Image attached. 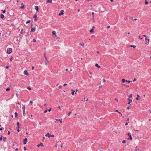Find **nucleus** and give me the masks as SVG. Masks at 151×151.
<instances>
[{
    "instance_id": "obj_1",
    "label": "nucleus",
    "mask_w": 151,
    "mask_h": 151,
    "mask_svg": "<svg viewBox=\"0 0 151 151\" xmlns=\"http://www.w3.org/2000/svg\"><path fill=\"white\" fill-rule=\"evenodd\" d=\"M22 111H23V116H26V112H25V106L24 105H22Z\"/></svg>"
},
{
    "instance_id": "obj_2",
    "label": "nucleus",
    "mask_w": 151,
    "mask_h": 151,
    "mask_svg": "<svg viewBox=\"0 0 151 151\" xmlns=\"http://www.w3.org/2000/svg\"><path fill=\"white\" fill-rule=\"evenodd\" d=\"M55 123H58V122H60V123H62L63 122L62 119H55Z\"/></svg>"
},
{
    "instance_id": "obj_3",
    "label": "nucleus",
    "mask_w": 151,
    "mask_h": 151,
    "mask_svg": "<svg viewBox=\"0 0 151 151\" xmlns=\"http://www.w3.org/2000/svg\"><path fill=\"white\" fill-rule=\"evenodd\" d=\"M12 52V48H9L7 50V53L8 54H9L11 53Z\"/></svg>"
},
{
    "instance_id": "obj_4",
    "label": "nucleus",
    "mask_w": 151,
    "mask_h": 151,
    "mask_svg": "<svg viewBox=\"0 0 151 151\" xmlns=\"http://www.w3.org/2000/svg\"><path fill=\"white\" fill-rule=\"evenodd\" d=\"M45 64L46 65H47L49 61L47 60V58L46 57H45Z\"/></svg>"
},
{
    "instance_id": "obj_5",
    "label": "nucleus",
    "mask_w": 151,
    "mask_h": 151,
    "mask_svg": "<svg viewBox=\"0 0 151 151\" xmlns=\"http://www.w3.org/2000/svg\"><path fill=\"white\" fill-rule=\"evenodd\" d=\"M52 35L54 37H57V36L56 35V32L55 31H53L52 32Z\"/></svg>"
},
{
    "instance_id": "obj_6",
    "label": "nucleus",
    "mask_w": 151,
    "mask_h": 151,
    "mask_svg": "<svg viewBox=\"0 0 151 151\" xmlns=\"http://www.w3.org/2000/svg\"><path fill=\"white\" fill-rule=\"evenodd\" d=\"M64 11L63 10H61L60 12V13L58 14L59 16H61L63 15L64 14Z\"/></svg>"
},
{
    "instance_id": "obj_7",
    "label": "nucleus",
    "mask_w": 151,
    "mask_h": 151,
    "mask_svg": "<svg viewBox=\"0 0 151 151\" xmlns=\"http://www.w3.org/2000/svg\"><path fill=\"white\" fill-rule=\"evenodd\" d=\"M33 18L34 19V20L35 21H37V15L36 14L34 15Z\"/></svg>"
},
{
    "instance_id": "obj_8",
    "label": "nucleus",
    "mask_w": 151,
    "mask_h": 151,
    "mask_svg": "<svg viewBox=\"0 0 151 151\" xmlns=\"http://www.w3.org/2000/svg\"><path fill=\"white\" fill-rule=\"evenodd\" d=\"M27 141V139L26 138H25L24 139V141H23L24 145H25L26 144Z\"/></svg>"
},
{
    "instance_id": "obj_9",
    "label": "nucleus",
    "mask_w": 151,
    "mask_h": 151,
    "mask_svg": "<svg viewBox=\"0 0 151 151\" xmlns=\"http://www.w3.org/2000/svg\"><path fill=\"white\" fill-rule=\"evenodd\" d=\"M24 74L26 76H28L29 75V73L26 70H25L24 71Z\"/></svg>"
},
{
    "instance_id": "obj_10",
    "label": "nucleus",
    "mask_w": 151,
    "mask_h": 151,
    "mask_svg": "<svg viewBox=\"0 0 151 151\" xmlns=\"http://www.w3.org/2000/svg\"><path fill=\"white\" fill-rule=\"evenodd\" d=\"M35 31V27L32 28L31 29V32H34Z\"/></svg>"
},
{
    "instance_id": "obj_11",
    "label": "nucleus",
    "mask_w": 151,
    "mask_h": 151,
    "mask_svg": "<svg viewBox=\"0 0 151 151\" xmlns=\"http://www.w3.org/2000/svg\"><path fill=\"white\" fill-rule=\"evenodd\" d=\"M37 147H39L40 146H42V147H43L44 146V145L42 143H41V142H40V144L38 145H37Z\"/></svg>"
},
{
    "instance_id": "obj_12",
    "label": "nucleus",
    "mask_w": 151,
    "mask_h": 151,
    "mask_svg": "<svg viewBox=\"0 0 151 151\" xmlns=\"http://www.w3.org/2000/svg\"><path fill=\"white\" fill-rule=\"evenodd\" d=\"M45 136L47 137H51V135L49 133H47L45 135Z\"/></svg>"
},
{
    "instance_id": "obj_13",
    "label": "nucleus",
    "mask_w": 151,
    "mask_h": 151,
    "mask_svg": "<svg viewBox=\"0 0 151 151\" xmlns=\"http://www.w3.org/2000/svg\"><path fill=\"white\" fill-rule=\"evenodd\" d=\"M128 100L129 101V102L128 103V104H129L130 103L132 102V101L130 99L128 98Z\"/></svg>"
},
{
    "instance_id": "obj_14",
    "label": "nucleus",
    "mask_w": 151,
    "mask_h": 151,
    "mask_svg": "<svg viewBox=\"0 0 151 151\" xmlns=\"http://www.w3.org/2000/svg\"><path fill=\"white\" fill-rule=\"evenodd\" d=\"M35 9L37 11H38V7L37 6H35Z\"/></svg>"
},
{
    "instance_id": "obj_15",
    "label": "nucleus",
    "mask_w": 151,
    "mask_h": 151,
    "mask_svg": "<svg viewBox=\"0 0 151 151\" xmlns=\"http://www.w3.org/2000/svg\"><path fill=\"white\" fill-rule=\"evenodd\" d=\"M127 80L125 79H123L122 80V81L123 83L125 82H127Z\"/></svg>"
},
{
    "instance_id": "obj_16",
    "label": "nucleus",
    "mask_w": 151,
    "mask_h": 151,
    "mask_svg": "<svg viewBox=\"0 0 151 151\" xmlns=\"http://www.w3.org/2000/svg\"><path fill=\"white\" fill-rule=\"evenodd\" d=\"M89 32L91 33H92L93 34L94 33V32L93 31V29H90Z\"/></svg>"
},
{
    "instance_id": "obj_17",
    "label": "nucleus",
    "mask_w": 151,
    "mask_h": 151,
    "mask_svg": "<svg viewBox=\"0 0 151 151\" xmlns=\"http://www.w3.org/2000/svg\"><path fill=\"white\" fill-rule=\"evenodd\" d=\"M52 0H47L46 2L47 3H52Z\"/></svg>"
},
{
    "instance_id": "obj_18",
    "label": "nucleus",
    "mask_w": 151,
    "mask_h": 151,
    "mask_svg": "<svg viewBox=\"0 0 151 151\" xmlns=\"http://www.w3.org/2000/svg\"><path fill=\"white\" fill-rule=\"evenodd\" d=\"M95 66L98 68H100V66H99L97 63L95 64Z\"/></svg>"
},
{
    "instance_id": "obj_19",
    "label": "nucleus",
    "mask_w": 151,
    "mask_h": 151,
    "mask_svg": "<svg viewBox=\"0 0 151 151\" xmlns=\"http://www.w3.org/2000/svg\"><path fill=\"white\" fill-rule=\"evenodd\" d=\"M21 6H20V8L22 9H24V5L23 4V3H22L21 4Z\"/></svg>"
},
{
    "instance_id": "obj_20",
    "label": "nucleus",
    "mask_w": 151,
    "mask_h": 151,
    "mask_svg": "<svg viewBox=\"0 0 151 151\" xmlns=\"http://www.w3.org/2000/svg\"><path fill=\"white\" fill-rule=\"evenodd\" d=\"M71 94L72 95H73L74 94V93L75 92V91L73 90H71Z\"/></svg>"
},
{
    "instance_id": "obj_21",
    "label": "nucleus",
    "mask_w": 151,
    "mask_h": 151,
    "mask_svg": "<svg viewBox=\"0 0 151 151\" xmlns=\"http://www.w3.org/2000/svg\"><path fill=\"white\" fill-rule=\"evenodd\" d=\"M130 47H132L133 48H135L136 47V46L135 45H131L130 46Z\"/></svg>"
},
{
    "instance_id": "obj_22",
    "label": "nucleus",
    "mask_w": 151,
    "mask_h": 151,
    "mask_svg": "<svg viewBox=\"0 0 151 151\" xmlns=\"http://www.w3.org/2000/svg\"><path fill=\"white\" fill-rule=\"evenodd\" d=\"M129 138H128V139L129 140H132V137L131 135H129Z\"/></svg>"
},
{
    "instance_id": "obj_23",
    "label": "nucleus",
    "mask_w": 151,
    "mask_h": 151,
    "mask_svg": "<svg viewBox=\"0 0 151 151\" xmlns=\"http://www.w3.org/2000/svg\"><path fill=\"white\" fill-rule=\"evenodd\" d=\"M114 111L116 112H118L119 113L121 114V115L122 116V114H121V113L119 111L117 110H115Z\"/></svg>"
},
{
    "instance_id": "obj_24",
    "label": "nucleus",
    "mask_w": 151,
    "mask_h": 151,
    "mask_svg": "<svg viewBox=\"0 0 151 151\" xmlns=\"http://www.w3.org/2000/svg\"><path fill=\"white\" fill-rule=\"evenodd\" d=\"M84 45V44L83 43H79V45L81 46H83Z\"/></svg>"
},
{
    "instance_id": "obj_25",
    "label": "nucleus",
    "mask_w": 151,
    "mask_h": 151,
    "mask_svg": "<svg viewBox=\"0 0 151 151\" xmlns=\"http://www.w3.org/2000/svg\"><path fill=\"white\" fill-rule=\"evenodd\" d=\"M1 17L2 19H3L4 17V16L3 14H1L0 16Z\"/></svg>"
},
{
    "instance_id": "obj_26",
    "label": "nucleus",
    "mask_w": 151,
    "mask_h": 151,
    "mask_svg": "<svg viewBox=\"0 0 151 151\" xmlns=\"http://www.w3.org/2000/svg\"><path fill=\"white\" fill-rule=\"evenodd\" d=\"M137 97L136 98V100H138L139 99V96L138 94L137 95Z\"/></svg>"
},
{
    "instance_id": "obj_27",
    "label": "nucleus",
    "mask_w": 151,
    "mask_h": 151,
    "mask_svg": "<svg viewBox=\"0 0 151 151\" xmlns=\"http://www.w3.org/2000/svg\"><path fill=\"white\" fill-rule=\"evenodd\" d=\"M148 3V2L146 0H145V5H147Z\"/></svg>"
},
{
    "instance_id": "obj_28",
    "label": "nucleus",
    "mask_w": 151,
    "mask_h": 151,
    "mask_svg": "<svg viewBox=\"0 0 151 151\" xmlns=\"http://www.w3.org/2000/svg\"><path fill=\"white\" fill-rule=\"evenodd\" d=\"M3 140L4 142L5 141L6 139V137H3Z\"/></svg>"
},
{
    "instance_id": "obj_29",
    "label": "nucleus",
    "mask_w": 151,
    "mask_h": 151,
    "mask_svg": "<svg viewBox=\"0 0 151 151\" xmlns=\"http://www.w3.org/2000/svg\"><path fill=\"white\" fill-rule=\"evenodd\" d=\"M17 130L18 132H19V127L18 126L17 127Z\"/></svg>"
},
{
    "instance_id": "obj_30",
    "label": "nucleus",
    "mask_w": 151,
    "mask_h": 151,
    "mask_svg": "<svg viewBox=\"0 0 151 151\" xmlns=\"http://www.w3.org/2000/svg\"><path fill=\"white\" fill-rule=\"evenodd\" d=\"M71 113V111H69L68 114L67 115L68 116H69Z\"/></svg>"
},
{
    "instance_id": "obj_31",
    "label": "nucleus",
    "mask_w": 151,
    "mask_h": 151,
    "mask_svg": "<svg viewBox=\"0 0 151 151\" xmlns=\"http://www.w3.org/2000/svg\"><path fill=\"white\" fill-rule=\"evenodd\" d=\"M126 142V141L125 140H124L122 141V143L123 144H124Z\"/></svg>"
},
{
    "instance_id": "obj_32",
    "label": "nucleus",
    "mask_w": 151,
    "mask_h": 151,
    "mask_svg": "<svg viewBox=\"0 0 151 151\" xmlns=\"http://www.w3.org/2000/svg\"><path fill=\"white\" fill-rule=\"evenodd\" d=\"M62 87V86L61 85H60L58 86V88L59 89H61Z\"/></svg>"
},
{
    "instance_id": "obj_33",
    "label": "nucleus",
    "mask_w": 151,
    "mask_h": 151,
    "mask_svg": "<svg viewBox=\"0 0 151 151\" xmlns=\"http://www.w3.org/2000/svg\"><path fill=\"white\" fill-rule=\"evenodd\" d=\"M15 114V117H17V112H16L15 114Z\"/></svg>"
},
{
    "instance_id": "obj_34",
    "label": "nucleus",
    "mask_w": 151,
    "mask_h": 151,
    "mask_svg": "<svg viewBox=\"0 0 151 151\" xmlns=\"http://www.w3.org/2000/svg\"><path fill=\"white\" fill-rule=\"evenodd\" d=\"M2 135H1L0 136V141H1L2 140Z\"/></svg>"
},
{
    "instance_id": "obj_35",
    "label": "nucleus",
    "mask_w": 151,
    "mask_h": 151,
    "mask_svg": "<svg viewBox=\"0 0 151 151\" xmlns=\"http://www.w3.org/2000/svg\"><path fill=\"white\" fill-rule=\"evenodd\" d=\"M2 12L3 13H5V12H6V10H2Z\"/></svg>"
},
{
    "instance_id": "obj_36",
    "label": "nucleus",
    "mask_w": 151,
    "mask_h": 151,
    "mask_svg": "<svg viewBox=\"0 0 151 151\" xmlns=\"http://www.w3.org/2000/svg\"><path fill=\"white\" fill-rule=\"evenodd\" d=\"M143 36L145 37V40H146V41H147V37H146V36L145 35H143Z\"/></svg>"
},
{
    "instance_id": "obj_37",
    "label": "nucleus",
    "mask_w": 151,
    "mask_h": 151,
    "mask_svg": "<svg viewBox=\"0 0 151 151\" xmlns=\"http://www.w3.org/2000/svg\"><path fill=\"white\" fill-rule=\"evenodd\" d=\"M94 12H92V17L93 18H94Z\"/></svg>"
},
{
    "instance_id": "obj_38",
    "label": "nucleus",
    "mask_w": 151,
    "mask_h": 151,
    "mask_svg": "<svg viewBox=\"0 0 151 151\" xmlns=\"http://www.w3.org/2000/svg\"><path fill=\"white\" fill-rule=\"evenodd\" d=\"M30 22V20H28L27 22H26V24H27L29 23Z\"/></svg>"
},
{
    "instance_id": "obj_39",
    "label": "nucleus",
    "mask_w": 151,
    "mask_h": 151,
    "mask_svg": "<svg viewBox=\"0 0 151 151\" xmlns=\"http://www.w3.org/2000/svg\"><path fill=\"white\" fill-rule=\"evenodd\" d=\"M10 89V88H6V91H9Z\"/></svg>"
},
{
    "instance_id": "obj_40",
    "label": "nucleus",
    "mask_w": 151,
    "mask_h": 151,
    "mask_svg": "<svg viewBox=\"0 0 151 151\" xmlns=\"http://www.w3.org/2000/svg\"><path fill=\"white\" fill-rule=\"evenodd\" d=\"M33 42H36V40L35 39H33L32 40Z\"/></svg>"
},
{
    "instance_id": "obj_41",
    "label": "nucleus",
    "mask_w": 151,
    "mask_h": 151,
    "mask_svg": "<svg viewBox=\"0 0 151 151\" xmlns=\"http://www.w3.org/2000/svg\"><path fill=\"white\" fill-rule=\"evenodd\" d=\"M132 97V94H130L129 96V97L130 98H131Z\"/></svg>"
},
{
    "instance_id": "obj_42",
    "label": "nucleus",
    "mask_w": 151,
    "mask_h": 151,
    "mask_svg": "<svg viewBox=\"0 0 151 151\" xmlns=\"http://www.w3.org/2000/svg\"><path fill=\"white\" fill-rule=\"evenodd\" d=\"M27 89H29V90H31V88L29 87H27Z\"/></svg>"
},
{
    "instance_id": "obj_43",
    "label": "nucleus",
    "mask_w": 151,
    "mask_h": 151,
    "mask_svg": "<svg viewBox=\"0 0 151 151\" xmlns=\"http://www.w3.org/2000/svg\"><path fill=\"white\" fill-rule=\"evenodd\" d=\"M123 86H126L127 88H128L129 87V85L126 86L125 85H123Z\"/></svg>"
},
{
    "instance_id": "obj_44",
    "label": "nucleus",
    "mask_w": 151,
    "mask_h": 151,
    "mask_svg": "<svg viewBox=\"0 0 151 151\" xmlns=\"http://www.w3.org/2000/svg\"><path fill=\"white\" fill-rule=\"evenodd\" d=\"M51 110V108H50L48 110V111L50 112Z\"/></svg>"
},
{
    "instance_id": "obj_45",
    "label": "nucleus",
    "mask_w": 151,
    "mask_h": 151,
    "mask_svg": "<svg viewBox=\"0 0 151 151\" xmlns=\"http://www.w3.org/2000/svg\"><path fill=\"white\" fill-rule=\"evenodd\" d=\"M13 60V57H11V58H10V60L11 61H12V60Z\"/></svg>"
},
{
    "instance_id": "obj_46",
    "label": "nucleus",
    "mask_w": 151,
    "mask_h": 151,
    "mask_svg": "<svg viewBox=\"0 0 151 151\" xmlns=\"http://www.w3.org/2000/svg\"><path fill=\"white\" fill-rule=\"evenodd\" d=\"M17 125L18 126H19V122H17Z\"/></svg>"
},
{
    "instance_id": "obj_47",
    "label": "nucleus",
    "mask_w": 151,
    "mask_h": 151,
    "mask_svg": "<svg viewBox=\"0 0 151 151\" xmlns=\"http://www.w3.org/2000/svg\"><path fill=\"white\" fill-rule=\"evenodd\" d=\"M127 82L128 83H129L131 82L132 81H129V80L127 81Z\"/></svg>"
},
{
    "instance_id": "obj_48",
    "label": "nucleus",
    "mask_w": 151,
    "mask_h": 151,
    "mask_svg": "<svg viewBox=\"0 0 151 151\" xmlns=\"http://www.w3.org/2000/svg\"><path fill=\"white\" fill-rule=\"evenodd\" d=\"M147 41H148V42H147V45H148V44H149V40H149V39H147Z\"/></svg>"
},
{
    "instance_id": "obj_49",
    "label": "nucleus",
    "mask_w": 151,
    "mask_h": 151,
    "mask_svg": "<svg viewBox=\"0 0 151 151\" xmlns=\"http://www.w3.org/2000/svg\"><path fill=\"white\" fill-rule=\"evenodd\" d=\"M115 100L117 101V102H118V101L117 99H115Z\"/></svg>"
},
{
    "instance_id": "obj_50",
    "label": "nucleus",
    "mask_w": 151,
    "mask_h": 151,
    "mask_svg": "<svg viewBox=\"0 0 151 151\" xmlns=\"http://www.w3.org/2000/svg\"><path fill=\"white\" fill-rule=\"evenodd\" d=\"M136 81V79L135 78H134L133 79V82H134V81Z\"/></svg>"
},
{
    "instance_id": "obj_51",
    "label": "nucleus",
    "mask_w": 151,
    "mask_h": 151,
    "mask_svg": "<svg viewBox=\"0 0 151 151\" xmlns=\"http://www.w3.org/2000/svg\"><path fill=\"white\" fill-rule=\"evenodd\" d=\"M103 82L104 83V82L106 81V80H105V79H103Z\"/></svg>"
},
{
    "instance_id": "obj_52",
    "label": "nucleus",
    "mask_w": 151,
    "mask_h": 151,
    "mask_svg": "<svg viewBox=\"0 0 151 151\" xmlns=\"http://www.w3.org/2000/svg\"><path fill=\"white\" fill-rule=\"evenodd\" d=\"M22 31H23V29H22L21 30V32H20V34H22Z\"/></svg>"
},
{
    "instance_id": "obj_53",
    "label": "nucleus",
    "mask_w": 151,
    "mask_h": 151,
    "mask_svg": "<svg viewBox=\"0 0 151 151\" xmlns=\"http://www.w3.org/2000/svg\"><path fill=\"white\" fill-rule=\"evenodd\" d=\"M29 103L31 104H32L33 103V102L32 101H30L29 102Z\"/></svg>"
},
{
    "instance_id": "obj_54",
    "label": "nucleus",
    "mask_w": 151,
    "mask_h": 151,
    "mask_svg": "<svg viewBox=\"0 0 151 151\" xmlns=\"http://www.w3.org/2000/svg\"><path fill=\"white\" fill-rule=\"evenodd\" d=\"M47 112V110H45L44 111V113H46Z\"/></svg>"
},
{
    "instance_id": "obj_55",
    "label": "nucleus",
    "mask_w": 151,
    "mask_h": 151,
    "mask_svg": "<svg viewBox=\"0 0 151 151\" xmlns=\"http://www.w3.org/2000/svg\"><path fill=\"white\" fill-rule=\"evenodd\" d=\"M138 38H139L141 40H142V38H140V36H139Z\"/></svg>"
},
{
    "instance_id": "obj_56",
    "label": "nucleus",
    "mask_w": 151,
    "mask_h": 151,
    "mask_svg": "<svg viewBox=\"0 0 151 151\" xmlns=\"http://www.w3.org/2000/svg\"><path fill=\"white\" fill-rule=\"evenodd\" d=\"M89 74H90L91 75H92V73L91 72H89Z\"/></svg>"
},
{
    "instance_id": "obj_57",
    "label": "nucleus",
    "mask_w": 151,
    "mask_h": 151,
    "mask_svg": "<svg viewBox=\"0 0 151 151\" xmlns=\"http://www.w3.org/2000/svg\"><path fill=\"white\" fill-rule=\"evenodd\" d=\"M24 150H25V151L26 150V147H24Z\"/></svg>"
},
{
    "instance_id": "obj_58",
    "label": "nucleus",
    "mask_w": 151,
    "mask_h": 151,
    "mask_svg": "<svg viewBox=\"0 0 151 151\" xmlns=\"http://www.w3.org/2000/svg\"><path fill=\"white\" fill-rule=\"evenodd\" d=\"M6 69H8L9 68V66H6Z\"/></svg>"
},
{
    "instance_id": "obj_59",
    "label": "nucleus",
    "mask_w": 151,
    "mask_h": 151,
    "mask_svg": "<svg viewBox=\"0 0 151 151\" xmlns=\"http://www.w3.org/2000/svg\"><path fill=\"white\" fill-rule=\"evenodd\" d=\"M127 109H128V110H129V106H128L127 107Z\"/></svg>"
},
{
    "instance_id": "obj_60",
    "label": "nucleus",
    "mask_w": 151,
    "mask_h": 151,
    "mask_svg": "<svg viewBox=\"0 0 151 151\" xmlns=\"http://www.w3.org/2000/svg\"><path fill=\"white\" fill-rule=\"evenodd\" d=\"M10 134V132H9V131H8V135H9V134Z\"/></svg>"
},
{
    "instance_id": "obj_61",
    "label": "nucleus",
    "mask_w": 151,
    "mask_h": 151,
    "mask_svg": "<svg viewBox=\"0 0 151 151\" xmlns=\"http://www.w3.org/2000/svg\"><path fill=\"white\" fill-rule=\"evenodd\" d=\"M94 28H95L94 26H93L92 27V29H93L94 30Z\"/></svg>"
},
{
    "instance_id": "obj_62",
    "label": "nucleus",
    "mask_w": 151,
    "mask_h": 151,
    "mask_svg": "<svg viewBox=\"0 0 151 151\" xmlns=\"http://www.w3.org/2000/svg\"><path fill=\"white\" fill-rule=\"evenodd\" d=\"M110 27V26H108L106 27V28L107 29L109 28Z\"/></svg>"
},
{
    "instance_id": "obj_63",
    "label": "nucleus",
    "mask_w": 151,
    "mask_h": 151,
    "mask_svg": "<svg viewBox=\"0 0 151 151\" xmlns=\"http://www.w3.org/2000/svg\"><path fill=\"white\" fill-rule=\"evenodd\" d=\"M67 85V84L66 83H64V84H63V86H66V85Z\"/></svg>"
},
{
    "instance_id": "obj_64",
    "label": "nucleus",
    "mask_w": 151,
    "mask_h": 151,
    "mask_svg": "<svg viewBox=\"0 0 151 151\" xmlns=\"http://www.w3.org/2000/svg\"><path fill=\"white\" fill-rule=\"evenodd\" d=\"M18 150V148H16V149H15V150L16 151H17V150Z\"/></svg>"
}]
</instances>
